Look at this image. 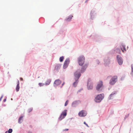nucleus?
Segmentation results:
<instances>
[{
	"label": "nucleus",
	"mask_w": 133,
	"mask_h": 133,
	"mask_svg": "<svg viewBox=\"0 0 133 133\" xmlns=\"http://www.w3.org/2000/svg\"><path fill=\"white\" fill-rule=\"evenodd\" d=\"M104 97V95L103 94H98L95 98L94 101L96 103H99L103 99Z\"/></svg>",
	"instance_id": "nucleus-1"
},
{
	"label": "nucleus",
	"mask_w": 133,
	"mask_h": 133,
	"mask_svg": "<svg viewBox=\"0 0 133 133\" xmlns=\"http://www.w3.org/2000/svg\"><path fill=\"white\" fill-rule=\"evenodd\" d=\"M85 58L83 55H81L77 58L78 63L79 65L81 66H83L84 63Z\"/></svg>",
	"instance_id": "nucleus-2"
},
{
	"label": "nucleus",
	"mask_w": 133,
	"mask_h": 133,
	"mask_svg": "<svg viewBox=\"0 0 133 133\" xmlns=\"http://www.w3.org/2000/svg\"><path fill=\"white\" fill-rule=\"evenodd\" d=\"M67 110L65 109L62 111L58 118L59 120L61 121L67 115Z\"/></svg>",
	"instance_id": "nucleus-3"
},
{
	"label": "nucleus",
	"mask_w": 133,
	"mask_h": 133,
	"mask_svg": "<svg viewBox=\"0 0 133 133\" xmlns=\"http://www.w3.org/2000/svg\"><path fill=\"white\" fill-rule=\"evenodd\" d=\"M110 57L108 56L104 58L103 61L104 62V65L105 66H109L110 62Z\"/></svg>",
	"instance_id": "nucleus-4"
},
{
	"label": "nucleus",
	"mask_w": 133,
	"mask_h": 133,
	"mask_svg": "<svg viewBox=\"0 0 133 133\" xmlns=\"http://www.w3.org/2000/svg\"><path fill=\"white\" fill-rule=\"evenodd\" d=\"M117 76H114L112 77L110 80L109 84L111 85H113L117 81Z\"/></svg>",
	"instance_id": "nucleus-5"
},
{
	"label": "nucleus",
	"mask_w": 133,
	"mask_h": 133,
	"mask_svg": "<svg viewBox=\"0 0 133 133\" xmlns=\"http://www.w3.org/2000/svg\"><path fill=\"white\" fill-rule=\"evenodd\" d=\"M116 60L118 63L119 65H121L123 62V58L119 55H117L116 56Z\"/></svg>",
	"instance_id": "nucleus-6"
},
{
	"label": "nucleus",
	"mask_w": 133,
	"mask_h": 133,
	"mask_svg": "<svg viewBox=\"0 0 133 133\" xmlns=\"http://www.w3.org/2000/svg\"><path fill=\"white\" fill-rule=\"evenodd\" d=\"M93 83L92 82H90V79L88 80L87 84V89L89 90H92L93 88Z\"/></svg>",
	"instance_id": "nucleus-7"
},
{
	"label": "nucleus",
	"mask_w": 133,
	"mask_h": 133,
	"mask_svg": "<svg viewBox=\"0 0 133 133\" xmlns=\"http://www.w3.org/2000/svg\"><path fill=\"white\" fill-rule=\"evenodd\" d=\"M82 73L80 72H79L76 71L74 74V75L75 77V80H78V79L81 76Z\"/></svg>",
	"instance_id": "nucleus-8"
},
{
	"label": "nucleus",
	"mask_w": 133,
	"mask_h": 133,
	"mask_svg": "<svg viewBox=\"0 0 133 133\" xmlns=\"http://www.w3.org/2000/svg\"><path fill=\"white\" fill-rule=\"evenodd\" d=\"M88 65V64L86 63L84 64L82 66L80 72L82 74L84 73L86 70Z\"/></svg>",
	"instance_id": "nucleus-9"
},
{
	"label": "nucleus",
	"mask_w": 133,
	"mask_h": 133,
	"mask_svg": "<svg viewBox=\"0 0 133 133\" xmlns=\"http://www.w3.org/2000/svg\"><path fill=\"white\" fill-rule=\"evenodd\" d=\"M96 13L95 12V10H92L90 12V18L92 20H93L95 18L96 16Z\"/></svg>",
	"instance_id": "nucleus-10"
},
{
	"label": "nucleus",
	"mask_w": 133,
	"mask_h": 133,
	"mask_svg": "<svg viewBox=\"0 0 133 133\" xmlns=\"http://www.w3.org/2000/svg\"><path fill=\"white\" fill-rule=\"evenodd\" d=\"M78 115L80 117H84L87 115V112L86 111L82 110L79 112Z\"/></svg>",
	"instance_id": "nucleus-11"
},
{
	"label": "nucleus",
	"mask_w": 133,
	"mask_h": 133,
	"mask_svg": "<svg viewBox=\"0 0 133 133\" xmlns=\"http://www.w3.org/2000/svg\"><path fill=\"white\" fill-rule=\"evenodd\" d=\"M81 103V101L79 100L75 101L72 102L71 106L73 107H76Z\"/></svg>",
	"instance_id": "nucleus-12"
},
{
	"label": "nucleus",
	"mask_w": 133,
	"mask_h": 133,
	"mask_svg": "<svg viewBox=\"0 0 133 133\" xmlns=\"http://www.w3.org/2000/svg\"><path fill=\"white\" fill-rule=\"evenodd\" d=\"M103 82L102 81H100L98 84L97 85L96 88V90L97 91H99L103 85Z\"/></svg>",
	"instance_id": "nucleus-13"
},
{
	"label": "nucleus",
	"mask_w": 133,
	"mask_h": 133,
	"mask_svg": "<svg viewBox=\"0 0 133 133\" xmlns=\"http://www.w3.org/2000/svg\"><path fill=\"white\" fill-rule=\"evenodd\" d=\"M93 37V39H95L97 41H100L101 39V37L98 36L97 35H95V36H94L93 35H91L90 36V37Z\"/></svg>",
	"instance_id": "nucleus-14"
},
{
	"label": "nucleus",
	"mask_w": 133,
	"mask_h": 133,
	"mask_svg": "<svg viewBox=\"0 0 133 133\" xmlns=\"http://www.w3.org/2000/svg\"><path fill=\"white\" fill-rule=\"evenodd\" d=\"M61 82V81L59 79H57L55 80L54 83V86L56 87L59 85Z\"/></svg>",
	"instance_id": "nucleus-15"
},
{
	"label": "nucleus",
	"mask_w": 133,
	"mask_h": 133,
	"mask_svg": "<svg viewBox=\"0 0 133 133\" xmlns=\"http://www.w3.org/2000/svg\"><path fill=\"white\" fill-rule=\"evenodd\" d=\"M113 53L121 54V52L120 49L118 48H114L113 50Z\"/></svg>",
	"instance_id": "nucleus-16"
},
{
	"label": "nucleus",
	"mask_w": 133,
	"mask_h": 133,
	"mask_svg": "<svg viewBox=\"0 0 133 133\" xmlns=\"http://www.w3.org/2000/svg\"><path fill=\"white\" fill-rule=\"evenodd\" d=\"M117 92L115 91L112 92L109 95L108 99L109 100L112 99L114 98V95L116 94Z\"/></svg>",
	"instance_id": "nucleus-17"
},
{
	"label": "nucleus",
	"mask_w": 133,
	"mask_h": 133,
	"mask_svg": "<svg viewBox=\"0 0 133 133\" xmlns=\"http://www.w3.org/2000/svg\"><path fill=\"white\" fill-rule=\"evenodd\" d=\"M61 66V64L60 63L56 64L55 66V69L56 70H59Z\"/></svg>",
	"instance_id": "nucleus-18"
},
{
	"label": "nucleus",
	"mask_w": 133,
	"mask_h": 133,
	"mask_svg": "<svg viewBox=\"0 0 133 133\" xmlns=\"http://www.w3.org/2000/svg\"><path fill=\"white\" fill-rule=\"evenodd\" d=\"M73 17V16L72 15H70L66 17L65 20L66 22H69L72 18Z\"/></svg>",
	"instance_id": "nucleus-19"
},
{
	"label": "nucleus",
	"mask_w": 133,
	"mask_h": 133,
	"mask_svg": "<svg viewBox=\"0 0 133 133\" xmlns=\"http://www.w3.org/2000/svg\"><path fill=\"white\" fill-rule=\"evenodd\" d=\"M51 79H48L45 82V85H49V84L50 83V82H51Z\"/></svg>",
	"instance_id": "nucleus-20"
},
{
	"label": "nucleus",
	"mask_w": 133,
	"mask_h": 133,
	"mask_svg": "<svg viewBox=\"0 0 133 133\" xmlns=\"http://www.w3.org/2000/svg\"><path fill=\"white\" fill-rule=\"evenodd\" d=\"M23 116H21L19 117L18 121V123L21 124L22 123L23 120Z\"/></svg>",
	"instance_id": "nucleus-21"
},
{
	"label": "nucleus",
	"mask_w": 133,
	"mask_h": 133,
	"mask_svg": "<svg viewBox=\"0 0 133 133\" xmlns=\"http://www.w3.org/2000/svg\"><path fill=\"white\" fill-rule=\"evenodd\" d=\"M70 62V59L69 58H66L65 61L64 63H65L66 64H68L69 65V63Z\"/></svg>",
	"instance_id": "nucleus-22"
},
{
	"label": "nucleus",
	"mask_w": 133,
	"mask_h": 133,
	"mask_svg": "<svg viewBox=\"0 0 133 133\" xmlns=\"http://www.w3.org/2000/svg\"><path fill=\"white\" fill-rule=\"evenodd\" d=\"M75 80V81L73 83V86L74 87H76L77 86V84L78 83V80Z\"/></svg>",
	"instance_id": "nucleus-23"
},
{
	"label": "nucleus",
	"mask_w": 133,
	"mask_h": 133,
	"mask_svg": "<svg viewBox=\"0 0 133 133\" xmlns=\"http://www.w3.org/2000/svg\"><path fill=\"white\" fill-rule=\"evenodd\" d=\"M69 65L68 64H66L65 63H64L63 65V68L64 69H66L68 66Z\"/></svg>",
	"instance_id": "nucleus-24"
},
{
	"label": "nucleus",
	"mask_w": 133,
	"mask_h": 133,
	"mask_svg": "<svg viewBox=\"0 0 133 133\" xmlns=\"http://www.w3.org/2000/svg\"><path fill=\"white\" fill-rule=\"evenodd\" d=\"M64 58V57L63 56L59 58V61L61 62H62L63 61Z\"/></svg>",
	"instance_id": "nucleus-25"
},
{
	"label": "nucleus",
	"mask_w": 133,
	"mask_h": 133,
	"mask_svg": "<svg viewBox=\"0 0 133 133\" xmlns=\"http://www.w3.org/2000/svg\"><path fill=\"white\" fill-rule=\"evenodd\" d=\"M19 85H17L16 88V90L17 92H18L19 91Z\"/></svg>",
	"instance_id": "nucleus-26"
},
{
	"label": "nucleus",
	"mask_w": 133,
	"mask_h": 133,
	"mask_svg": "<svg viewBox=\"0 0 133 133\" xmlns=\"http://www.w3.org/2000/svg\"><path fill=\"white\" fill-rule=\"evenodd\" d=\"M6 131H7V132L8 133H11L12 131V129L10 128L8 130Z\"/></svg>",
	"instance_id": "nucleus-27"
},
{
	"label": "nucleus",
	"mask_w": 133,
	"mask_h": 133,
	"mask_svg": "<svg viewBox=\"0 0 133 133\" xmlns=\"http://www.w3.org/2000/svg\"><path fill=\"white\" fill-rule=\"evenodd\" d=\"M45 84L43 83H38V85L40 87H41L42 86H43Z\"/></svg>",
	"instance_id": "nucleus-28"
},
{
	"label": "nucleus",
	"mask_w": 133,
	"mask_h": 133,
	"mask_svg": "<svg viewBox=\"0 0 133 133\" xmlns=\"http://www.w3.org/2000/svg\"><path fill=\"white\" fill-rule=\"evenodd\" d=\"M33 110V108H31L28 109V113H30Z\"/></svg>",
	"instance_id": "nucleus-29"
},
{
	"label": "nucleus",
	"mask_w": 133,
	"mask_h": 133,
	"mask_svg": "<svg viewBox=\"0 0 133 133\" xmlns=\"http://www.w3.org/2000/svg\"><path fill=\"white\" fill-rule=\"evenodd\" d=\"M121 50H122V51L123 52H124V50L125 51H126V48H125V47H123V48H121Z\"/></svg>",
	"instance_id": "nucleus-30"
},
{
	"label": "nucleus",
	"mask_w": 133,
	"mask_h": 133,
	"mask_svg": "<svg viewBox=\"0 0 133 133\" xmlns=\"http://www.w3.org/2000/svg\"><path fill=\"white\" fill-rule=\"evenodd\" d=\"M68 102H69V101L68 100H67L66 101L65 103V104H64L65 106H66L67 105L68 103Z\"/></svg>",
	"instance_id": "nucleus-31"
},
{
	"label": "nucleus",
	"mask_w": 133,
	"mask_h": 133,
	"mask_svg": "<svg viewBox=\"0 0 133 133\" xmlns=\"http://www.w3.org/2000/svg\"><path fill=\"white\" fill-rule=\"evenodd\" d=\"M129 114H128L125 115L124 117V120L128 118L129 117Z\"/></svg>",
	"instance_id": "nucleus-32"
},
{
	"label": "nucleus",
	"mask_w": 133,
	"mask_h": 133,
	"mask_svg": "<svg viewBox=\"0 0 133 133\" xmlns=\"http://www.w3.org/2000/svg\"><path fill=\"white\" fill-rule=\"evenodd\" d=\"M96 62L98 64H99L100 63V62L99 60L98 59L96 60Z\"/></svg>",
	"instance_id": "nucleus-33"
},
{
	"label": "nucleus",
	"mask_w": 133,
	"mask_h": 133,
	"mask_svg": "<svg viewBox=\"0 0 133 133\" xmlns=\"http://www.w3.org/2000/svg\"><path fill=\"white\" fill-rule=\"evenodd\" d=\"M83 90L82 88L81 89L79 90L77 92V93H78L80 92L81 91H82Z\"/></svg>",
	"instance_id": "nucleus-34"
},
{
	"label": "nucleus",
	"mask_w": 133,
	"mask_h": 133,
	"mask_svg": "<svg viewBox=\"0 0 133 133\" xmlns=\"http://www.w3.org/2000/svg\"><path fill=\"white\" fill-rule=\"evenodd\" d=\"M131 72H133V65L132 64L131 65Z\"/></svg>",
	"instance_id": "nucleus-35"
},
{
	"label": "nucleus",
	"mask_w": 133,
	"mask_h": 133,
	"mask_svg": "<svg viewBox=\"0 0 133 133\" xmlns=\"http://www.w3.org/2000/svg\"><path fill=\"white\" fill-rule=\"evenodd\" d=\"M68 130H69V129H63V131H68Z\"/></svg>",
	"instance_id": "nucleus-36"
},
{
	"label": "nucleus",
	"mask_w": 133,
	"mask_h": 133,
	"mask_svg": "<svg viewBox=\"0 0 133 133\" xmlns=\"http://www.w3.org/2000/svg\"><path fill=\"white\" fill-rule=\"evenodd\" d=\"M84 124H85V125H86L87 126L89 127V126L88 125V124L86 123V122H84Z\"/></svg>",
	"instance_id": "nucleus-37"
},
{
	"label": "nucleus",
	"mask_w": 133,
	"mask_h": 133,
	"mask_svg": "<svg viewBox=\"0 0 133 133\" xmlns=\"http://www.w3.org/2000/svg\"><path fill=\"white\" fill-rule=\"evenodd\" d=\"M17 85H19V80H17Z\"/></svg>",
	"instance_id": "nucleus-38"
},
{
	"label": "nucleus",
	"mask_w": 133,
	"mask_h": 133,
	"mask_svg": "<svg viewBox=\"0 0 133 133\" xmlns=\"http://www.w3.org/2000/svg\"><path fill=\"white\" fill-rule=\"evenodd\" d=\"M3 95H2L1 96V97L0 98V101L1 100L2 98H3Z\"/></svg>",
	"instance_id": "nucleus-39"
},
{
	"label": "nucleus",
	"mask_w": 133,
	"mask_h": 133,
	"mask_svg": "<svg viewBox=\"0 0 133 133\" xmlns=\"http://www.w3.org/2000/svg\"><path fill=\"white\" fill-rule=\"evenodd\" d=\"M122 46L123 47H125V45L124 44H122Z\"/></svg>",
	"instance_id": "nucleus-40"
},
{
	"label": "nucleus",
	"mask_w": 133,
	"mask_h": 133,
	"mask_svg": "<svg viewBox=\"0 0 133 133\" xmlns=\"http://www.w3.org/2000/svg\"><path fill=\"white\" fill-rule=\"evenodd\" d=\"M6 99L5 98L4 99V100H3V102H6Z\"/></svg>",
	"instance_id": "nucleus-41"
},
{
	"label": "nucleus",
	"mask_w": 133,
	"mask_h": 133,
	"mask_svg": "<svg viewBox=\"0 0 133 133\" xmlns=\"http://www.w3.org/2000/svg\"><path fill=\"white\" fill-rule=\"evenodd\" d=\"M64 83H65L64 82H63V83L62 84V86L61 87V88H62V86L64 85Z\"/></svg>",
	"instance_id": "nucleus-42"
},
{
	"label": "nucleus",
	"mask_w": 133,
	"mask_h": 133,
	"mask_svg": "<svg viewBox=\"0 0 133 133\" xmlns=\"http://www.w3.org/2000/svg\"><path fill=\"white\" fill-rule=\"evenodd\" d=\"M20 80H21V81H22L23 80V79L22 78H20Z\"/></svg>",
	"instance_id": "nucleus-43"
},
{
	"label": "nucleus",
	"mask_w": 133,
	"mask_h": 133,
	"mask_svg": "<svg viewBox=\"0 0 133 133\" xmlns=\"http://www.w3.org/2000/svg\"><path fill=\"white\" fill-rule=\"evenodd\" d=\"M89 0H86L85 2V3L87 2Z\"/></svg>",
	"instance_id": "nucleus-44"
},
{
	"label": "nucleus",
	"mask_w": 133,
	"mask_h": 133,
	"mask_svg": "<svg viewBox=\"0 0 133 133\" xmlns=\"http://www.w3.org/2000/svg\"><path fill=\"white\" fill-rule=\"evenodd\" d=\"M131 74L132 76H133V72L131 73Z\"/></svg>",
	"instance_id": "nucleus-45"
},
{
	"label": "nucleus",
	"mask_w": 133,
	"mask_h": 133,
	"mask_svg": "<svg viewBox=\"0 0 133 133\" xmlns=\"http://www.w3.org/2000/svg\"><path fill=\"white\" fill-rule=\"evenodd\" d=\"M30 128H32V125H30Z\"/></svg>",
	"instance_id": "nucleus-46"
},
{
	"label": "nucleus",
	"mask_w": 133,
	"mask_h": 133,
	"mask_svg": "<svg viewBox=\"0 0 133 133\" xmlns=\"http://www.w3.org/2000/svg\"><path fill=\"white\" fill-rule=\"evenodd\" d=\"M3 106H4V107H5L6 106L5 105V104H3Z\"/></svg>",
	"instance_id": "nucleus-47"
},
{
	"label": "nucleus",
	"mask_w": 133,
	"mask_h": 133,
	"mask_svg": "<svg viewBox=\"0 0 133 133\" xmlns=\"http://www.w3.org/2000/svg\"><path fill=\"white\" fill-rule=\"evenodd\" d=\"M5 133H8L7 132V131H5Z\"/></svg>",
	"instance_id": "nucleus-48"
},
{
	"label": "nucleus",
	"mask_w": 133,
	"mask_h": 133,
	"mask_svg": "<svg viewBox=\"0 0 133 133\" xmlns=\"http://www.w3.org/2000/svg\"><path fill=\"white\" fill-rule=\"evenodd\" d=\"M11 100H12V98H11Z\"/></svg>",
	"instance_id": "nucleus-49"
}]
</instances>
